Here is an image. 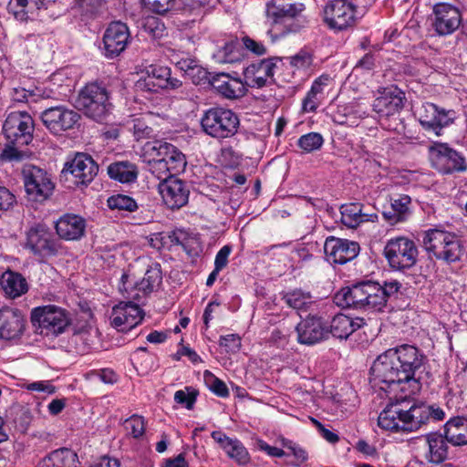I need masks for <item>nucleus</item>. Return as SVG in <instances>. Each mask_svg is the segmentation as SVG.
Here are the masks:
<instances>
[{
	"label": "nucleus",
	"mask_w": 467,
	"mask_h": 467,
	"mask_svg": "<svg viewBox=\"0 0 467 467\" xmlns=\"http://www.w3.org/2000/svg\"><path fill=\"white\" fill-rule=\"evenodd\" d=\"M428 358L418 348L409 344L389 348L380 354L371 368V381L379 389L389 392L400 390L404 395L395 396L380 412L378 425L394 432L415 431L431 420L441 421L446 413L433 403L417 401L410 405L408 398L421 389V380L428 376Z\"/></svg>",
	"instance_id": "f257e3e1"
},
{
	"label": "nucleus",
	"mask_w": 467,
	"mask_h": 467,
	"mask_svg": "<svg viewBox=\"0 0 467 467\" xmlns=\"http://www.w3.org/2000/svg\"><path fill=\"white\" fill-rule=\"evenodd\" d=\"M381 285L370 280L358 282L341 288L335 295V302L343 308L349 307L356 310L369 312H383L387 307Z\"/></svg>",
	"instance_id": "f03ea898"
},
{
	"label": "nucleus",
	"mask_w": 467,
	"mask_h": 467,
	"mask_svg": "<svg viewBox=\"0 0 467 467\" xmlns=\"http://www.w3.org/2000/svg\"><path fill=\"white\" fill-rule=\"evenodd\" d=\"M34 121L29 114L23 111L10 113L3 125L8 144L1 157L5 161H20L23 153L18 147L28 145L33 139Z\"/></svg>",
	"instance_id": "7ed1b4c3"
},
{
	"label": "nucleus",
	"mask_w": 467,
	"mask_h": 467,
	"mask_svg": "<svg viewBox=\"0 0 467 467\" xmlns=\"http://www.w3.org/2000/svg\"><path fill=\"white\" fill-rule=\"evenodd\" d=\"M75 107L97 122L106 121L113 109L110 92L106 84L99 81L86 84L78 94Z\"/></svg>",
	"instance_id": "20e7f679"
},
{
	"label": "nucleus",
	"mask_w": 467,
	"mask_h": 467,
	"mask_svg": "<svg viewBox=\"0 0 467 467\" xmlns=\"http://www.w3.org/2000/svg\"><path fill=\"white\" fill-rule=\"evenodd\" d=\"M422 243L428 253L448 264L460 261L464 254L462 241L446 231L431 229L424 234Z\"/></svg>",
	"instance_id": "39448f33"
},
{
	"label": "nucleus",
	"mask_w": 467,
	"mask_h": 467,
	"mask_svg": "<svg viewBox=\"0 0 467 467\" xmlns=\"http://www.w3.org/2000/svg\"><path fill=\"white\" fill-rule=\"evenodd\" d=\"M240 119L232 109L214 107L205 110L201 118L203 132L217 140L234 137L239 129Z\"/></svg>",
	"instance_id": "423d86ee"
},
{
	"label": "nucleus",
	"mask_w": 467,
	"mask_h": 467,
	"mask_svg": "<svg viewBox=\"0 0 467 467\" xmlns=\"http://www.w3.org/2000/svg\"><path fill=\"white\" fill-rule=\"evenodd\" d=\"M359 19L358 5L351 0H330L323 10V21L333 32L353 28Z\"/></svg>",
	"instance_id": "0eeeda50"
},
{
	"label": "nucleus",
	"mask_w": 467,
	"mask_h": 467,
	"mask_svg": "<svg viewBox=\"0 0 467 467\" xmlns=\"http://www.w3.org/2000/svg\"><path fill=\"white\" fill-rule=\"evenodd\" d=\"M162 281L161 265L154 264L147 269L143 278L140 282H130V275L123 274L121 276L120 292L126 299L142 302L150 293L158 287Z\"/></svg>",
	"instance_id": "6e6552de"
},
{
	"label": "nucleus",
	"mask_w": 467,
	"mask_h": 467,
	"mask_svg": "<svg viewBox=\"0 0 467 467\" xmlns=\"http://www.w3.org/2000/svg\"><path fill=\"white\" fill-rule=\"evenodd\" d=\"M70 321L69 313L55 305L35 307L31 311L33 326H38L47 335L62 334L70 325Z\"/></svg>",
	"instance_id": "1a4fd4ad"
},
{
	"label": "nucleus",
	"mask_w": 467,
	"mask_h": 467,
	"mask_svg": "<svg viewBox=\"0 0 467 467\" xmlns=\"http://www.w3.org/2000/svg\"><path fill=\"white\" fill-rule=\"evenodd\" d=\"M384 255L392 269H410L417 263L418 248L414 241L400 236L388 241Z\"/></svg>",
	"instance_id": "9d476101"
},
{
	"label": "nucleus",
	"mask_w": 467,
	"mask_h": 467,
	"mask_svg": "<svg viewBox=\"0 0 467 467\" xmlns=\"http://www.w3.org/2000/svg\"><path fill=\"white\" fill-rule=\"evenodd\" d=\"M99 171V166L91 156L86 153H77L69 161H67L60 173V181L74 185H88Z\"/></svg>",
	"instance_id": "9b49d317"
},
{
	"label": "nucleus",
	"mask_w": 467,
	"mask_h": 467,
	"mask_svg": "<svg viewBox=\"0 0 467 467\" xmlns=\"http://www.w3.org/2000/svg\"><path fill=\"white\" fill-rule=\"evenodd\" d=\"M22 176L28 200L43 202L52 194L55 185L46 170L26 164L23 167Z\"/></svg>",
	"instance_id": "f8f14e48"
},
{
	"label": "nucleus",
	"mask_w": 467,
	"mask_h": 467,
	"mask_svg": "<svg viewBox=\"0 0 467 467\" xmlns=\"http://www.w3.org/2000/svg\"><path fill=\"white\" fill-rule=\"evenodd\" d=\"M142 155L144 159L169 163L175 173L182 171L187 163L185 155L177 147L164 140L146 142L142 148Z\"/></svg>",
	"instance_id": "ddd939ff"
},
{
	"label": "nucleus",
	"mask_w": 467,
	"mask_h": 467,
	"mask_svg": "<svg viewBox=\"0 0 467 467\" xmlns=\"http://www.w3.org/2000/svg\"><path fill=\"white\" fill-rule=\"evenodd\" d=\"M431 25L439 36L453 34L461 26L462 18L460 8L447 2H438L430 16Z\"/></svg>",
	"instance_id": "4468645a"
},
{
	"label": "nucleus",
	"mask_w": 467,
	"mask_h": 467,
	"mask_svg": "<svg viewBox=\"0 0 467 467\" xmlns=\"http://www.w3.org/2000/svg\"><path fill=\"white\" fill-rule=\"evenodd\" d=\"M456 113L451 109H445L433 103H424L418 109V119L421 127L428 132L441 136V130L453 122Z\"/></svg>",
	"instance_id": "2eb2a0df"
},
{
	"label": "nucleus",
	"mask_w": 467,
	"mask_h": 467,
	"mask_svg": "<svg viewBox=\"0 0 467 467\" xmlns=\"http://www.w3.org/2000/svg\"><path fill=\"white\" fill-rule=\"evenodd\" d=\"M44 126L53 134L60 135L71 130L80 119V115L65 106L50 107L41 113Z\"/></svg>",
	"instance_id": "dca6fc26"
},
{
	"label": "nucleus",
	"mask_w": 467,
	"mask_h": 467,
	"mask_svg": "<svg viewBox=\"0 0 467 467\" xmlns=\"http://www.w3.org/2000/svg\"><path fill=\"white\" fill-rule=\"evenodd\" d=\"M130 35L126 24L119 21L109 25L103 35V54L108 58L119 57L127 47Z\"/></svg>",
	"instance_id": "f3484780"
},
{
	"label": "nucleus",
	"mask_w": 467,
	"mask_h": 467,
	"mask_svg": "<svg viewBox=\"0 0 467 467\" xmlns=\"http://www.w3.org/2000/svg\"><path fill=\"white\" fill-rule=\"evenodd\" d=\"M140 303L134 300L119 302L112 308L111 325L119 331H128L136 327L143 319V312Z\"/></svg>",
	"instance_id": "a211bd4d"
},
{
	"label": "nucleus",
	"mask_w": 467,
	"mask_h": 467,
	"mask_svg": "<svg viewBox=\"0 0 467 467\" xmlns=\"http://www.w3.org/2000/svg\"><path fill=\"white\" fill-rule=\"evenodd\" d=\"M158 190L165 205L171 210L180 209L188 203L189 185L177 177L160 182Z\"/></svg>",
	"instance_id": "6ab92c4d"
},
{
	"label": "nucleus",
	"mask_w": 467,
	"mask_h": 467,
	"mask_svg": "<svg viewBox=\"0 0 467 467\" xmlns=\"http://www.w3.org/2000/svg\"><path fill=\"white\" fill-rule=\"evenodd\" d=\"M431 152L435 167L441 173L461 172L467 169L465 159L446 144L431 147Z\"/></svg>",
	"instance_id": "aec40b11"
},
{
	"label": "nucleus",
	"mask_w": 467,
	"mask_h": 467,
	"mask_svg": "<svg viewBox=\"0 0 467 467\" xmlns=\"http://www.w3.org/2000/svg\"><path fill=\"white\" fill-rule=\"evenodd\" d=\"M359 244L348 239L329 236L326 239L324 251L327 261L344 265L355 259L359 254Z\"/></svg>",
	"instance_id": "412c9836"
},
{
	"label": "nucleus",
	"mask_w": 467,
	"mask_h": 467,
	"mask_svg": "<svg viewBox=\"0 0 467 467\" xmlns=\"http://www.w3.org/2000/svg\"><path fill=\"white\" fill-rule=\"evenodd\" d=\"M26 247L40 256L55 255L57 252L52 233L44 225H36L27 232Z\"/></svg>",
	"instance_id": "4be33fe9"
},
{
	"label": "nucleus",
	"mask_w": 467,
	"mask_h": 467,
	"mask_svg": "<svg viewBox=\"0 0 467 467\" xmlns=\"http://www.w3.org/2000/svg\"><path fill=\"white\" fill-rule=\"evenodd\" d=\"M405 94L397 87L384 88L372 104L373 110L379 118H389L399 113L404 107Z\"/></svg>",
	"instance_id": "5701e85b"
},
{
	"label": "nucleus",
	"mask_w": 467,
	"mask_h": 467,
	"mask_svg": "<svg viewBox=\"0 0 467 467\" xmlns=\"http://www.w3.org/2000/svg\"><path fill=\"white\" fill-rule=\"evenodd\" d=\"M296 330L298 342L305 345H314L328 337V327L321 317L316 316H308L302 320Z\"/></svg>",
	"instance_id": "b1692460"
},
{
	"label": "nucleus",
	"mask_w": 467,
	"mask_h": 467,
	"mask_svg": "<svg viewBox=\"0 0 467 467\" xmlns=\"http://www.w3.org/2000/svg\"><path fill=\"white\" fill-rule=\"evenodd\" d=\"M26 319L22 312L16 308L0 309V338L16 339L24 332Z\"/></svg>",
	"instance_id": "393cba45"
},
{
	"label": "nucleus",
	"mask_w": 467,
	"mask_h": 467,
	"mask_svg": "<svg viewBox=\"0 0 467 467\" xmlns=\"http://www.w3.org/2000/svg\"><path fill=\"white\" fill-rule=\"evenodd\" d=\"M305 5L290 0H270L266 4V15L275 23H285L301 16Z\"/></svg>",
	"instance_id": "a878e982"
},
{
	"label": "nucleus",
	"mask_w": 467,
	"mask_h": 467,
	"mask_svg": "<svg viewBox=\"0 0 467 467\" xmlns=\"http://www.w3.org/2000/svg\"><path fill=\"white\" fill-rule=\"evenodd\" d=\"M278 58L263 59L246 67L244 76L252 88H263L266 85L268 78H272L276 67L275 61Z\"/></svg>",
	"instance_id": "bb28decb"
},
{
	"label": "nucleus",
	"mask_w": 467,
	"mask_h": 467,
	"mask_svg": "<svg viewBox=\"0 0 467 467\" xmlns=\"http://www.w3.org/2000/svg\"><path fill=\"white\" fill-rule=\"evenodd\" d=\"M209 83L219 94L228 99H235L245 94L246 88L244 83L228 74L219 73L213 75Z\"/></svg>",
	"instance_id": "cd10ccee"
},
{
	"label": "nucleus",
	"mask_w": 467,
	"mask_h": 467,
	"mask_svg": "<svg viewBox=\"0 0 467 467\" xmlns=\"http://www.w3.org/2000/svg\"><path fill=\"white\" fill-rule=\"evenodd\" d=\"M85 220L76 214H65L56 223L57 234L65 240H78L84 235Z\"/></svg>",
	"instance_id": "c85d7f7f"
},
{
	"label": "nucleus",
	"mask_w": 467,
	"mask_h": 467,
	"mask_svg": "<svg viewBox=\"0 0 467 467\" xmlns=\"http://www.w3.org/2000/svg\"><path fill=\"white\" fill-rule=\"evenodd\" d=\"M364 325L365 321L363 318H351L344 314H337L330 322L328 335L331 334L335 337L347 339L353 332Z\"/></svg>",
	"instance_id": "c756f323"
},
{
	"label": "nucleus",
	"mask_w": 467,
	"mask_h": 467,
	"mask_svg": "<svg viewBox=\"0 0 467 467\" xmlns=\"http://www.w3.org/2000/svg\"><path fill=\"white\" fill-rule=\"evenodd\" d=\"M364 205L359 202L343 204L340 207L341 222L348 228H356L361 223L374 222L378 216L375 213H366L363 212Z\"/></svg>",
	"instance_id": "7c9ffc66"
},
{
	"label": "nucleus",
	"mask_w": 467,
	"mask_h": 467,
	"mask_svg": "<svg viewBox=\"0 0 467 467\" xmlns=\"http://www.w3.org/2000/svg\"><path fill=\"white\" fill-rule=\"evenodd\" d=\"M411 199L407 194H395L390 197V208L384 211L382 215L390 224L403 222L410 214Z\"/></svg>",
	"instance_id": "2f4dec72"
},
{
	"label": "nucleus",
	"mask_w": 467,
	"mask_h": 467,
	"mask_svg": "<svg viewBox=\"0 0 467 467\" xmlns=\"http://www.w3.org/2000/svg\"><path fill=\"white\" fill-rule=\"evenodd\" d=\"M170 75L169 67L151 65L147 69V77L138 83V87L150 92H156L159 88H167Z\"/></svg>",
	"instance_id": "473e14b6"
},
{
	"label": "nucleus",
	"mask_w": 467,
	"mask_h": 467,
	"mask_svg": "<svg viewBox=\"0 0 467 467\" xmlns=\"http://www.w3.org/2000/svg\"><path fill=\"white\" fill-rule=\"evenodd\" d=\"M426 441L428 444V452L426 459L435 464L443 462L448 458V441L445 435L437 432L429 433L426 435Z\"/></svg>",
	"instance_id": "72a5a7b5"
},
{
	"label": "nucleus",
	"mask_w": 467,
	"mask_h": 467,
	"mask_svg": "<svg viewBox=\"0 0 467 467\" xmlns=\"http://www.w3.org/2000/svg\"><path fill=\"white\" fill-rule=\"evenodd\" d=\"M107 171L110 179L121 183H132L139 175L137 165L129 161L112 162L108 166Z\"/></svg>",
	"instance_id": "f704fd0d"
},
{
	"label": "nucleus",
	"mask_w": 467,
	"mask_h": 467,
	"mask_svg": "<svg viewBox=\"0 0 467 467\" xmlns=\"http://www.w3.org/2000/svg\"><path fill=\"white\" fill-rule=\"evenodd\" d=\"M446 440L455 446L467 444V419L464 417H454L450 419L444 425Z\"/></svg>",
	"instance_id": "c9c22d12"
},
{
	"label": "nucleus",
	"mask_w": 467,
	"mask_h": 467,
	"mask_svg": "<svg viewBox=\"0 0 467 467\" xmlns=\"http://www.w3.org/2000/svg\"><path fill=\"white\" fill-rule=\"evenodd\" d=\"M77 453L67 448H61L50 452L38 464V467H78Z\"/></svg>",
	"instance_id": "e433bc0d"
},
{
	"label": "nucleus",
	"mask_w": 467,
	"mask_h": 467,
	"mask_svg": "<svg viewBox=\"0 0 467 467\" xmlns=\"http://www.w3.org/2000/svg\"><path fill=\"white\" fill-rule=\"evenodd\" d=\"M1 285L9 296L15 298L27 291L26 279L17 273L6 272L2 275Z\"/></svg>",
	"instance_id": "4c0bfd02"
},
{
	"label": "nucleus",
	"mask_w": 467,
	"mask_h": 467,
	"mask_svg": "<svg viewBox=\"0 0 467 467\" xmlns=\"http://www.w3.org/2000/svg\"><path fill=\"white\" fill-rule=\"evenodd\" d=\"M284 300L290 307L303 311H306L314 303L311 294L301 289L286 293L284 296Z\"/></svg>",
	"instance_id": "58836bf2"
},
{
	"label": "nucleus",
	"mask_w": 467,
	"mask_h": 467,
	"mask_svg": "<svg viewBox=\"0 0 467 467\" xmlns=\"http://www.w3.org/2000/svg\"><path fill=\"white\" fill-rule=\"evenodd\" d=\"M82 20H89L99 16L104 9L105 0H78Z\"/></svg>",
	"instance_id": "ea45409f"
},
{
	"label": "nucleus",
	"mask_w": 467,
	"mask_h": 467,
	"mask_svg": "<svg viewBox=\"0 0 467 467\" xmlns=\"http://www.w3.org/2000/svg\"><path fill=\"white\" fill-rule=\"evenodd\" d=\"M224 451L240 465L246 464L250 460L246 448L237 439L229 441L226 446H224Z\"/></svg>",
	"instance_id": "a19ab883"
},
{
	"label": "nucleus",
	"mask_w": 467,
	"mask_h": 467,
	"mask_svg": "<svg viewBox=\"0 0 467 467\" xmlns=\"http://www.w3.org/2000/svg\"><path fill=\"white\" fill-rule=\"evenodd\" d=\"M108 206L111 210L126 211L132 213L138 209L136 201L124 194H117L110 196L108 201Z\"/></svg>",
	"instance_id": "79ce46f5"
},
{
	"label": "nucleus",
	"mask_w": 467,
	"mask_h": 467,
	"mask_svg": "<svg viewBox=\"0 0 467 467\" xmlns=\"http://www.w3.org/2000/svg\"><path fill=\"white\" fill-rule=\"evenodd\" d=\"M324 140L321 134L317 132H309L298 139L297 145L305 152H312L321 148Z\"/></svg>",
	"instance_id": "37998d69"
},
{
	"label": "nucleus",
	"mask_w": 467,
	"mask_h": 467,
	"mask_svg": "<svg viewBox=\"0 0 467 467\" xmlns=\"http://www.w3.org/2000/svg\"><path fill=\"white\" fill-rule=\"evenodd\" d=\"M238 42L231 40L225 42L223 47H219L218 50L213 54L214 59L219 63H233L237 59L234 50Z\"/></svg>",
	"instance_id": "c03bdc74"
},
{
	"label": "nucleus",
	"mask_w": 467,
	"mask_h": 467,
	"mask_svg": "<svg viewBox=\"0 0 467 467\" xmlns=\"http://www.w3.org/2000/svg\"><path fill=\"white\" fill-rule=\"evenodd\" d=\"M204 381L208 389L218 397L226 398L229 396L226 384L208 370L204 372Z\"/></svg>",
	"instance_id": "a18cd8bd"
},
{
	"label": "nucleus",
	"mask_w": 467,
	"mask_h": 467,
	"mask_svg": "<svg viewBox=\"0 0 467 467\" xmlns=\"http://www.w3.org/2000/svg\"><path fill=\"white\" fill-rule=\"evenodd\" d=\"M149 163L150 171L158 179L160 182L166 180V178L175 177L172 173H175L171 170V166L167 162L161 161H150L144 159Z\"/></svg>",
	"instance_id": "49530a36"
},
{
	"label": "nucleus",
	"mask_w": 467,
	"mask_h": 467,
	"mask_svg": "<svg viewBox=\"0 0 467 467\" xmlns=\"http://www.w3.org/2000/svg\"><path fill=\"white\" fill-rule=\"evenodd\" d=\"M199 392L192 387H186L185 389L177 390L174 394V400L178 404L183 405L186 409L192 410L196 401Z\"/></svg>",
	"instance_id": "de8ad7c7"
},
{
	"label": "nucleus",
	"mask_w": 467,
	"mask_h": 467,
	"mask_svg": "<svg viewBox=\"0 0 467 467\" xmlns=\"http://www.w3.org/2000/svg\"><path fill=\"white\" fill-rule=\"evenodd\" d=\"M126 429L130 430L133 438L139 439L145 432V420L142 416L134 414L125 420Z\"/></svg>",
	"instance_id": "09e8293b"
},
{
	"label": "nucleus",
	"mask_w": 467,
	"mask_h": 467,
	"mask_svg": "<svg viewBox=\"0 0 467 467\" xmlns=\"http://www.w3.org/2000/svg\"><path fill=\"white\" fill-rule=\"evenodd\" d=\"M142 3L151 12L163 15L173 9L174 0H142Z\"/></svg>",
	"instance_id": "8fccbe9b"
},
{
	"label": "nucleus",
	"mask_w": 467,
	"mask_h": 467,
	"mask_svg": "<svg viewBox=\"0 0 467 467\" xmlns=\"http://www.w3.org/2000/svg\"><path fill=\"white\" fill-rule=\"evenodd\" d=\"M132 132L135 139L140 140L152 137L154 130L143 119H137L133 120Z\"/></svg>",
	"instance_id": "3c124183"
},
{
	"label": "nucleus",
	"mask_w": 467,
	"mask_h": 467,
	"mask_svg": "<svg viewBox=\"0 0 467 467\" xmlns=\"http://www.w3.org/2000/svg\"><path fill=\"white\" fill-rule=\"evenodd\" d=\"M213 75L207 72L202 66L197 64L192 70L188 73L187 77L192 81L195 85L204 84L209 82Z\"/></svg>",
	"instance_id": "603ef678"
},
{
	"label": "nucleus",
	"mask_w": 467,
	"mask_h": 467,
	"mask_svg": "<svg viewBox=\"0 0 467 467\" xmlns=\"http://www.w3.org/2000/svg\"><path fill=\"white\" fill-rule=\"evenodd\" d=\"M206 0H174L173 10L191 14L204 5Z\"/></svg>",
	"instance_id": "864d4df0"
},
{
	"label": "nucleus",
	"mask_w": 467,
	"mask_h": 467,
	"mask_svg": "<svg viewBox=\"0 0 467 467\" xmlns=\"http://www.w3.org/2000/svg\"><path fill=\"white\" fill-rule=\"evenodd\" d=\"M28 5H30L29 0H11L8 5V9L14 14L16 19L23 21L27 18L25 8Z\"/></svg>",
	"instance_id": "5fc2aeb1"
},
{
	"label": "nucleus",
	"mask_w": 467,
	"mask_h": 467,
	"mask_svg": "<svg viewBox=\"0 0 467 467\" xmlns=\"http://www.w3.org/2000/svg\"><path fill=\"white\" fill-rule=\"evenodd\" d=\"M219 344L226 352H236L241 347V338L235 334L222 336Z\"/></svg>",
	"instance_id": "6e6d98bb"
},
{
	"label": "nucleus",
	"mask_w": 467,
	"mask_h": 467,
	"mask_svg": "<svg viewBox=\"0 0 467 467\" xmlns=\"http://www.w3.org/2000/svg\"><path fill=\"white\" fill-rule=\"evenodd\" d=\"M292 67L296 68H307L312 65L313 59L309 53L301 50L296 55L289 57Z\"/></svg>",
	"instance_id": "4d7b16f0"
},
{
	"label": "nucleus",
	"mask_w": 467,
	"mask_h": 467,
	"mask_svg": "<svg viewBox=\"0 0 467 467\" xmlns=\"http://www.w3.org/2000/svg\"><path fill=\"white\" fill-rule=\"evenodd\" d=\"M16 202V196L7 188L0 186V212L10 210Z\"/></svg>",
	"instance_id": "13d9d810"
},
{
	"label": "nucleus",
	"mask_w": 467,
	"mask_h": 467,
	"mask_svg": "<svg viewBox=\"0 0 467 467\" xmlns=\"http://www.w3.org/2000/svg\"><path fill=\"white\" fill-rule=\"evenodd\" d=\"M322 99L320 95L308 91L302 102L303 110L306 112H315L320 105Z\"/></svg>",
	"instance_id": "bf43d9fd"
},
{
	"label": "nucleus",
	"mask_w": 467,
	"mask_h": 467,
	"mask_svg": "<svg viewBox=\"0 0 467 467\" xmlns=\"http://www.w3.org/2000/svg\"><path fill=\"white\" fill-rule=\"evenodd\" d=\"M232 252L231 245L223 246L215 255L214 268L217 270H223L228 263V257Z\"/></svg>",
	"instance_id": "052dcab7"
},
{
	"label": "nucleus",
	"mask_w": 467,
	"mask_h": 467,
	"mask_svg": "<svg viewBox=\"0 0 467 467\" xmlns=\"http://www.w3.org/2000/svg\"><path fill=\"white\" fill-rule=\"evenodd\" d=\"M242 42L246 49L250 50L255 55H264L265 53V47L262 43L256 42L255 40L250 38L249 36H244L242 38Z\"/></svg>",
	"instance_id": "680f3d73"
},
{
	"label": "nucleus",
	"mask_w": 467,
	"mask_h": 467,
	"mask_svg": "<svg viewBox=\"0 0 467 467\" xmlns=\"http://www.w3.org/2000/svg\"><path fill=\"white\" fill-rule=\"evenodd\" d=\"M329 77L327 75H322L317 78L312 84L310 92L313 94L320 95L323 98L324 88L327 86Z\"/></svg>",
	"instance_id": "e2e57ef3"
},
{
	"label": "nucleus",
	"mask_w": 467,
	"mask_h": 467,
	"mask_svg": "<svg viewBox=\"0 0 467 467\" xmlns=\"http://www.w3.org/2000/svg\"><path fill=\"white\" fill-rule=\"evenodd\" d=\"M197 62L198 61L195 58L191 57H182L176 62V67L180 70L183 71L184 74L187 76L188 73L192 70V68H193V67H195Z\"/></svg>",
	"instance_id": "0e129e2a"
},
{
	"label": "nucleus",
	"mask_w": 467,
	"mask_h": 467,
	"mask_svg": "<svg viewBox=\"0 0 467 467\" xmlns=\"http://www.w3.org/2000/svg\"><path fill=\"white\" fill-rule=\"evenodd\" d=\"M34 96L33 91L26 90L24 88H14L12 90V99L16 102H26L29 97Z\"/></svg>",
	"instance_id": "69168bd1"
},
{
	"label": "nucleus",
	"mask_w": 467,
	"mask_h": 467,
	"mask_svg": "<svg viewBox=\"0 0 467 467\" xmlns=\"http://www.w3.org/2000/svg\"><path fill=\"white\" fill-rule=\"evenodd\" d=\"M316 426L317 427L321 436L327 441L330 443L337 442L339 438L337 434L334 433L333 431H329L328 429H326L319 421L314 420H313Z\"/></svg>",
	"instance_id": "338daca9"
},
{
	"label": "nucleus",
	"mask_w": 467,
	"mask_h": 467,
	"mask_svg": "<svg viewBox=\"0 0 467 467\" xmlns=\"http://www.w3.org/2000/svg\"><path fill=\"white\" fill-rule=\"evenodd\" d=\"M401 285L398 281L385 282L384 285H381V290L384 292V299H388L396 294L400 288Z\"/></svg>",
	"instance_id": "774afa93"
}]
</instances>
